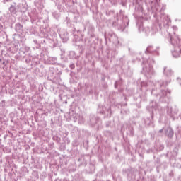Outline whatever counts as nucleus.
Wrapping results in <instances>:
<instances>
[{"label":"nucleus","instance_id":"nucleus-1","mask_svg":"<svg viewBox=\"0 0 181 181\" xmlns=\"http://www.w3.org/2000/svg\"><path fill=\"white\" fill-rule=\"evenodd\" d=\"M163 76L168 78L167 81L160 80L155 82L148 81L147 82L142 81L141 86L142 88L153 86L151 90V94L153 95H159L160 101L162 103H166L169 101V95H170V90L166 89V86L170 83V77L173 76V71L168 66H164L163 69Z\"/></svg>","mask_w":181,"mask_h":181},{"label":"nucleus","instance_id":"nucleus-2","mask_svg":"<svg viewBox=\"0 0 181 181\" xmlns=\"http://www.w3.org/2000/svg\"><path fill=\"white\" fill-rule=\"evenodd\" d=\"M153 63H155V60L151 59V58L143 59V71L147 78H151L152 76H155V70L152 66Z\"/></svg>","mask_w":181,"mask_h":181},{"label":"nucleus","instance_id":"nucleus-3","mask_svg":"<svg viewBox=\"0 0 181 181\" xmlns=\"http://www.w3.org/2000/svg\"><path fill=\"white\" fill-rule=\"evenodd\" d=\"M137 26L140 32H144L147 36H153L158 32V27L156 25H153L151 28L146 27L144 28V25L140 24L139 21L137 22Z\"/></svg>","mask_w":181,"mask_h":181},{"label":"nucleus","instance_id":"nucleus-4","mask_svg":"<svg viewBox=\"0 0 181 181\" xmlns=\"http://www.w3.org/2000/svg\"><path fill=\"white\" fill-rule=\"evenodd\" d=\"M147 110L152 112V114H155V112H158L160 115H162V114H165V108L162 105H158V103L155 101H152L150 103V105L148 107H147Z\"/></svg>","mask_w":181,"mask_h":181},{"label":"nucleus","instance_id":"nucleus-5","mask_svg":"<svg viewBox=\"0 0 181 181\" xmlns=\"http://www.w3.org/2000/svg\"><path fill=\"white\" fill-rule=\"evenodd\" d=\"M156 22L159 28H162V26H169L170 19H169V17L166 14L161 13L156 19Z\"/></svg>","mask_w":181,"mask_h":181},{"label":"nucleus","instance_id":"nucleus-6","mask_svg":"<svg viewBox=\"0 0 181 181\" xmlns=\"http://www.w3.org/2000/svg\"><path fill=\"white\" fill-rule=\"evenodd\" d=\"M29 15L32 23L36 21V19H42L43 16L42 15V12H38L36 11V8H33L30 13H28Z\"/></svg>","mask_w":181,"mask_h":181},{"label":"nucleus","instance_id":"nucleus-7","mask_svg":"<svg viewBox=\"0 0 181 181\" xmlns=\"http://www.w3.org/2000/svg\"><path fill=\"white\" fill-rule=\"evenodd\" d=\"M9 11H10V12H11V13H16V12H18L19 11L21 12H26V11H28V7L27 6H23V5L20 4L17 6V8H16L13 6H11L9 8Z\"/></svg>","mask_w":181,"mask_h":181},{"label":"nucleus","instance_id":"nucleus-8","mask_svg":"<svg viewBox=\"0 0 181 181\" xmlns=\"http://www.w3.org/2000/svg\"><path fill=\"white\" fill-rule=\"evenodd\" d=\"M146 53H150V54H153V56H159V47L149 46L146 48Z\"/></svg>","mask_w":181,"mask_h":181},{"label":"nucleus","instance_id":"nucleus-9","mask_svg":"<svg viewBox=\"0 0 181 181\" xmlns=\"http://www.w3.org/2000/svg\"><path fill=\"white\" fill-rule=\"evenodd\" d=\"M59 36H60L61 39L63 40L64 43H66V42H67V40H69V33H67V31L66 30H62L59 32Z\"/></svg>","mask_w":181,"mask_h":181},{"label":"nucleus","instance_id":"nucleus-10","mask_svg":"<svg viewBox=\"0 0 181 181\" xmlns=\"http://www.w3.org/2000/svg\"><path fill=\"white\" fill-rule=\"evenodd\" d=\"M109 40L110 42H112L114 45H115V46H117V45L119 44V41L118 40V37L117 36V35H115V33H111L109 34Z\"/></svg>","mask_w":181,"mask_h":181},{"label":"nucleus","instance_id":"nucleus-11","mask_svg":"<svg viewBox=\"0 0 181 181\" xmlns=\"http://www.w3.org/2000/svg\"><path fill=\"white\" fill-rule=\"evenodd\" d=\"M45 4V0H36L35 2V6L39 11H42L43 8H45V6H43Z\"/></svg>","mask_w":181,"mask_h":181},{"label":"nucleus","instance_id":"nucleus-12","mask_svg":"<svg viewBox=\"0 0 181 181\" xmlns=\"http://www.w3.org/2000/svg\"><path fill=\"white\" fill-rule=\"evenodd\" d=\"M98 111L100 114H110V117H111V107L110 106H107V107H103L102 110L101 107L99 106Z\"/></svg>","mask_w":181,"mask_h":181},{"label":"nucleus","instance_id":"nucleus-13","mask_svg":"<svg viewBox=\"0 0 181 181\" xmlns=\"http://www.w3.org/2000/svg\"><path fill=\"white\" fill-rule=\"evenodd\" d=\"M179 42H180V40H179V37H172L170 36V43L173 46H179Z\"/></svg>","mask_w":181,"mask_h":181},{"label":"nucleus","instance_id":"nucleus-14","mask_svg":"<svg viewBox=\"0 0 181 181\" xmlns=\"http://www.w3.org/2000/svg\"><path fill=\"white\" fill-rule=\"evenodd\" d=\"M74 118H75V120H74L75 122L78 121V124H84V117H83V115L77 114Z\"/></svg>","mask_w":181,"mask_h":181},{"label":"nucleus","instance_id":"nucleus-15","mask_svg":"<svg viewBox=\"0 0 181 181\" xmlns=\"http://www.w3.org/2000/svg\"><path fill=\"white\" fill-rule=\"evenodd\" d=\"M165 135H167L168 138H172V136H173V130L172 129V128L168 127L165 129Z\"/></svg>","mask_w":181,"mask_h":181},{"label":"nucleus","instance_id":"nucleus-16","mask_svg":"<svg viewBox=\"0 0 181 181\" xmlns=\"http://www.w3.org/2000/svg\"><path fill=\"white\" fill-rule=\"evenodd\" d=\"M166 111H167L168 115H170V117H172V111H173L172 110V104L168 103Z\"/></svg>","mask_w":181,"mask_h":181},{"label":"nucleus","instance_id":"nucleus-17","mask_svg":"<svg viewBox=\"0 0 181 181\" xmlns=\"http://www.w3.org/2000/svg\"><path fill=\"white\" fill-rule=\"evenodd\" d=\"M47 60L49 64H56L57 63V58L56 57H49Z\"/></svg>","mask_w":181,"mask_h":181},{"label":"nucleus","instance_id":"nucleus-18","mask_svg":"<svg viewBox=\"0 0 181 181\" xmlns=\"http://www.w3.org/2000/svg\"><path fill=\"white\" fill-rule=\"evenodd\" d=\"M22 25H21V23H16V32H21L22 30Z\"/></svg>","mask_w":181,"mask_h":181},{"label":"nucleus","instance_id":"nucleus-19","mask_svg":"<svg viewBox=\"0 0 181 181\" xmlns=\"http://www.w3.org/2000/svg\"><path fill=\"white\" fill-rule=\"evenodd\" d=\"M52 16L55 18V19H59V17L60 16V14L56 11L52 13Z\"/></svg>","mask_w":181,"mask_h":181},{"label":"nucleus","instance_id":"nucleus-20","mask_svg":"<svg viewBox=\"0 0 181 181\" xmlns=\"http://www.w3.org/2000/svg\"><path fill=\"white\" fill-rule=\"evenodd\" d=\"M144 122L146 125H151V124H152V119H146Z\"/></svg>","mask_w":181,"mask_h":181},{"label":"nucleus","instance_id":"nucleus-21","mask_svg":"<svg viewBox=\"0 0 181 181\" xmlns=\"http://www.w3.org/2000/svg\"><path fill=\"white\" fill-rule=\"evenodd\" d=\"M22 19L23 21H29V18L26 16V14H25V12H23L22 13Z\"/></svg>","mask_w":181,"mask_h":181},{"label":"nucleus","instance_id":"nucleus-22","mask_svg":"<svg viewBox=\"0 0 181 181\" xmlns=\"http://www.w3.org/2000/svg\"><path fill=\"white\" fill-rule=\"evenodd\" d=\"M74 39L75 42H76L77 39H78V35H77V34H74Z\"/></svg>","mask_w":181,"mask_h":181},{"label":"nucleus","instance_id":"nucleus-23","mask_svg":"<svg viewBox=\"0 0 181 181\" xmlns=\"http://www.w3.org/2000/svg\"><path fill=\"white\" fill-rule=\"evenodd\" d=\"M69 67L73 70L76 67V66L74 65V64H71Z\"/></svg>","mask_w":181,"mask_h":181},{"label":"nucleus","instance_id":"nucleus-24","mask_svg":"<svg viewBox=\"0 0 181 181\" xmlns=\"http://www.w3.org/2000/svg\"><path fill=\"white\" fill-rule=\"evenodd\" d=\"M119 84V81H116L115 83V88H117L118 87Z\"/></svg>","mask_w":181,"mask_h":181},{"label":"nucleus","instance_id":"nucleus-25","mask_svg":"<svg viewBox=\"0 0 181 181\" xmlns=\"http://www.w3.org/2000/svg\"><path fill=\"white\" fill-rule=\"evenodd\" d=\"M127 176H128V177H132V173L130 172V173H127Z\"/></svg>","mask_w":181,"mask_h":181},{"label":"nucleus","instance_id":"nucleus-26","mask_svg":"<svg viewBox=\"0 0 181 181\" xmlns=\"http://www.w3.org/2000/svg\"><path fill=\"white\" fill-rule=\"evenodd\" d=\"M177 81H178L180 86H181V79L179 78H177Z\"/></svg>","mask_w":181,"mask_h":181},{"label":"nucleus","instance_id":"nucleus-27","mask_svg":"<svg viewBox=\"0 0 181 181\" xmlns=\"http://www.w3.org/2000/svg\"><path fill=\"white\" fill-rule=\"evenodd\" d=\"M120 30H122V31L124 32V30H125V27H120Z\"/></svg>","mask_w":181,"mask_h":181},{"label":"nucleus","instance_id":"nucleus-28","mask_svg":"<svg viewBox=\"0 0 181 181\" xmlns=\"http://www.w3.org/2000/svg\"><path fill=\"white\" fill-rule=\"evenodd\" d=\"M90 29H91V32H94V27L91 26Z\"/></svg>","mask_w":181,"mask_h":181},{"label":"nucleus","instance_id":"nucleus-29","mask_svg":"<svg viewBox=\"0 0 181 181\" xmlns=\"http://www.w3.org/2000/svg\"><path fill=\"white\" fill-rule=\"evenodd\" d=\"M159 132H163V129H160Z\"/></svg>","mask_w":181,"mask_h":181},{"label":"nucleus","instance_id":"nucleus-30","mask_svg":"<svg viewBox=\"0 0 181 181\" xmlns=\"http://www.w3.org/2000/svg\"><path fill=\"white\" fill-rule=\"evenodd\" d=\"M2 104H5V100H3V101H2Z\"/></svg>","mask_w":181,"mask_h":181},{"label":"nucleus","instance_id":"nucleus-31","mask_svg":"<svg viewBox=\"0 0 181 181\" xmlns=\"http://www.w3.org/2000/svg\"><path fill=\"white\" fill-rule=\"evenodd\" d=\"M6 2H9V1H11V0H5Z\"/></svg>","mask_w":181,"mask_h":181},{"label":"nucleus","instance_id":"nucleus-32","mask_svg":"<svg viewBox=\"0 0 181 181\" xmlns=\"http://www.w3.org/2000/svg\"><path fill=\"white\" fill-rule=\"evenodd\" d=\"M128 23H128V22H127V26H128Z\"/></svg>","mask_w":181,"mask_h":181},{"label":"nucleus","instance_id":"nucleus-33","mask_svg":"<svg viewBox=\"0 0 181 181\" xmlns=\"http://www.w3.org/2000/svg\"><path fill=\"white\" fill-rule=\"evenodd\" d=\"M173 29H176V27H173Z\"/></svg>","mask_w":181,"mask_h":181},{"label":"nucleus","instance_id":"nucleus-34","mask_svg":"<svg viewBox=\"0 0 181 181\" xmlns=\"http://www.w3.org/2000/svg\"><path fill=\"white\" fill-rule=\"evenodd\" d=\"M161 149H163V146H161Z\"/></svg>","mask_w":181,"mask_h":181}]
</instances>
